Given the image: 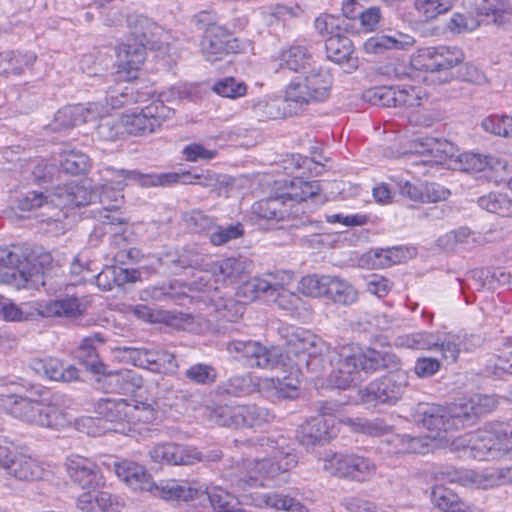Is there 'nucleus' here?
Wrapping results in <instances>:
<instances>
[{
	"instance_id": "6e6d98bb",
	"label": "nucleus",
	"mask_w": 512,
	"mask_h": 512,
	"mask_svg": "<svg viewBox=\"0 0 512 512\" xmlns=\"http://www.w3.org/2000/svg\"><path fill=\"white\" fill-rule=\"evenodd\" d=\"M474 242L475 239L471 230L467 227H461L440 236L436 245L444 251H453L458 247L470 246Z\"/></svg>"
},
{
	"instance_id": "393cba45",
	"label": "nucleus",
	"mask_w": 512,
	"mask_h": 512,
	"mask_svg": "<svg viewBox=\"0 0 512 512\" xmlns=\"http://www.w3.org/2000/svg\"><path fill=\"white\" fill-rule=\"evenodd\" d=\"M232 34L223 26L209 24L201 41V51L207 61L215 62L234 51Z\"/></svg>"
},
{
	"instance_id": "774afa93",
	"label": "nucleus",
	"mask_w": 512,
	"mask_h": 512,
	"mask_svg": "<svg viewBox=\"0 0 512 512\" xmlns=\"http://www.w3.org/2000/svg\"><path fill=\"white\" fill-rule=\"evenodd\" d=\"M485 372L496 377L512 374V348L502 351L499 355L491 356L486 361Z\"/></svg>"
},
{
	"instance_id": "864d4df0",
	"label": "nucleus",
	"mask_w": 512,
	"mask_h": 512,
	"mask_svg": "<svg viewBox=\"0 0 512 512\" xmlns=\"http://www.w3.org/2000/svg\"><path fill=\"white\" fill-rule=\"evenodd\" d=\"M60 166L62 172L78 175L87 172L91 164L85 153L76 149H65L60 154Z\"/></svg>"
},
{
	"instance_id": "5fc2aeb1",
	"label": "nucleus",
	"mask_w": 512,
	"mask_h": 512,
	"mask_svg": "<svg viewBox=\"0 0 512 512\" xmlns=\"http://www.w3.org/2000/svg\"><path fill=\"white\" fill-rule=\"evenodd\" d=\"M215 512H244L240 507V502L228 491L215 487L209 490L207 487V493L205 496Z\"/></svg>"
},
{
	"instance_id": "cd10ccee",
	"label": "nucleus",
	"mask_w": 512,
	"mask_h": 512,
	"mask_svg": "<svg viewBox=\"0 0 512 512\" xmlns=\"http://www.w3.org/2000/svg\"><path fill=\"white\" fill-rule=\"evenodd\" d=\"M497 405L495 396L478 394L455 402L453 412L465 427L472 424L477 417L492 412Z\"/></svg>"
},
{
	"instance_id": "f3484780",
	"label": "nucleus",
	"mask_w": 512,
	"mask_h": 512,
	"mask_svg": "<svg viewBox=\"0 0 512 512\" xmlns=\"http://www.w3.org/2000/svg\"><path fill=\"white\" fill-rule=\"evenodd\" d=\"M464 60V53L457 47H429L422 50L414 64L419 69L431 73L445 72L457 66Z\"/></svg>"
},
{
	"instance_id": "bf43d9fd",
	"label": "nucleus",
	"mask_w": 512,
	"mask_h": 512,
	"mask_svg": "<svg viewBox=\"0 0 512 512\" xmlns=\"http://www.w3.org/2000/svg\"><path fill=\"white\" fill-rule=\"evenodd\" d=\"M329 275L310 274L298 282V290L307 297L319 298L326 296Z\"/></svg>"
},
{
	"instance_id": "4468645a",
	"label": "nucleus",
	"mask_w": 512,
	"mask_h": 512,
	"mask_svg": "<svg viewBox=\"0 0 512 512\" xmlns=\"http://www.w3.org/2000/svg\"><path fill=\"white\" fill-rule=\"evenodd\" d=\"M174 115V110L162 101H153L139 111L122 114V125L130 135L141 136L155 132L162 123Z\"/></svg>"
},
{
	"instance_id": "9b49d317",
	"label": "nucleus",
	"mask_w": 512,
	"mask_h": 512,
	"mask_svg": "<svg viewBox=\"0 0 512 512\" xmlns=\"http://www.w3.org/2000/svg\"><path fill=\"white\" fill-rule=\"evenodd\" d=\"M408 384V372L403 369H397L380 379L372 381L364 389H360V401L366 405H394L402 398Z\"/></svg>"
},
{
	"instance_id": "e433bc0d",
	"label": "nucleus",
	"mask_w": 512,
	"mask_h": 512,
	"mask_svg": "<svg viewBox=\"0 0 512 512\" xmlns=\"http://www.w3.org/2000/svg\"><path fill=\"white\" fill-rule=\"evenodd\" d=\"M320 192V186L317 181H304L301 178H295L286 187V191L280 194L288 204L290 211L299 209L303 212L301 204L308 198L317 196Z\"/></svg>"
},
{
	"instance_id": "8fccbe9b",
	"label": "nucleus",
	"mask_w": 512,
	"mask_h": 512,
	"mask_svg": "<svg viewBox=\"0 0 512 512\" xmlns=\"http://www.w3.org/2000/svg\"><path fill=\"white\" fill-rule=\"evenodd\" d=\"M107 381L114 392L122 394H132L143 384L142 377L132 370L111 372Z\"/></svg>"
},
{
	"instance_id": "338daca9",
	"label": "nucleus",
	"mask_w": 512,
	"mask_h": 512,
	"mask_svg": "<svg viewBox=\"0 0 512 512\" xmlns=\"http://www.w3.org/2000/svg\"><path fill=\"white\" fill-rule=\"evenodd\" d=\"M397 101L395 107H418L426 97L425 91L419 86L404 85L396 87Z\"/></svg>"
},
{
	"instance_id": "ea45409f",
	"label": "nucleus",
	"mask_w": 512,
	"mask_h": 512,
	"mask_svg": "<svg viewBox=\"0 0 512 512\" xmlns=\"http://www.w3.org/2000/svg\"><path fill=\"white\" fill-rule=\"evenodd\" d=\"M412 149L414 153L421 155H431L433 161L442 163L447 159L455 156L456 149L451 142L446 140H438L434 138H427L423 140H415L412 142ZM432 161V159L430 160Z\"/></svg>"
},
{
	"instance_id": "dca6fc26",
	"label": "nucleus",
	"mask_w": 512,
	"mask_h": 512,
	"mask_svg": "<svg viewBox=\"0 0 512 512\" xmlns=\"http://www.w3.org/2000/svg\"><path fill=\"white\" fill-rule=\"evenodd\" d=\"M150 492L166 501L189 502L204 497L207 485L195 479H164L153 483Z\"/></svg>"
},
{
	"instance_id": "412c9836",
	"label": "nucleus",
	"mask_w": 512,
	"mask_h": 512,
	"mask_svg": "<svg viewBox=\"0 0 512 512\" xmlns=\"http://www.w3.org/2000/svg\"><path fill=\"white\" fill-rule=\"evenodd\" d=\"M454 403L450 406H427L421 412L422 425L430 431L431 439L443 438L442 432H449L464 427L462 420L454 415Z\"/></svg>"
},
{
	"instance_id": "a211bd4d",
	"label": "nucleus",
	"mask_w": 512,
	"mask_h": 512,
	"mask_svg": "<svg viewBox=\"0 0 512 512\" xmlns=\"http://www.w3.org/2000/svg\"><path fill=\"white\" fill-rule=\"evenodd\" d=\"M69 479L82 490L102 488L105 484L99 466L86 457L73 455L65 462Z\"/></svg>"
},
{
	"instance_id": "473e14b6",
	"label": "nucleus",
	"mask_w": 512,
	"mask_h": 512,
	"mask_svg": "<svg viewBox=\"0 0 512 512\" xmlns=\"http://www.w3.org/2000/svg\"><path fill=\"white\" fill-rule=\"evenodd\" d=\"M252 213L259 220L282 221L299 215V209L290 211L283 196L275 195L256 202L252 206Z\"/></svg>"
},
{
	"instance_id": "39448f33",
	"label": "nucleus",
	"mask_w": 512,
	"mask_h": 512,
	"mask_svg": "<svg viewBox=\"0 0 512 512\" xmlns=\"http://www.w3.org/2000/svg\"><path fill=\"white\" fill-rule=\"evenodd\" d=\"M200 271L198 281L193 284L196 289L210 293V302L217 310L225 309L232 302L219 295L221 287L238 280L245 271L244 262L237 258H227L221 261H211Z\"/></svg>"
},
{
	"instance_id": "603ef678",
	"label": "nucleus",
	"mask_w": 512,
	"mask_h": 512,
	"mask_svg": "<svg viewBox=\"0 0 512 512\" xmlns=\"http://www.w3.org/2000/svg\"><path fill=\"white\" fill-rule=\"evenodd\" d=\"M349 453L341 451H327L319 459L322 470L329 476L347 480Z\"/></svg>"
},
{
	"instance_id": "052dcab7",
	"label": "nucleus",
	"mask_w": 512,
	"mask_h": 512,
	"mask_svg": "<svg viewBox=\"0 0 512 512\" xmlns=\"http://www.w3.org/2000/svg\"><path fill=\"white\" fill-rule=\"evenodd\" d=\"M262 502L270 508L286 512H309L297 499L278 493H265L261 496Z\"/></svg>"
},
{
	"instance_id": "20e7f679",
	"label": "nucleus",
	"mask_w": 512,
	"mask_h": 512,
	"mask_svg": "<svg viewBox=\"0 0 512 512\" xmlns=\"http://www.w3.org/2000/svg\"><path fill=\"white\" fill-rule=\"evenodd\" d=\"M102 184L99 194L100 202L109 200L108 190H113L114 207L122 203V191L130 183H137L142 187L166 186L178 180L176 173L142 174L137 170L115 169L111 166L103 167L99 171Z\"/></svg>"
},
{
	"instance_id": "2f4dec72",
	"label": "nucleus",
	"mask_w": 512,
	"mask_h": 512,
	"mask_svg": "<svg viewBox=\"0 0 512 512\" xmlns=\"http://www.w3.org/2000/svg\"><path fill=\"white\" fill-rule=\"evenodd\" d=\"M102 116L99 104L89 103L69 105L57 111L55 115L56 128H71Z\"/></svg>"
},
{
	"instance_id": "1a4fd4ad",
	"label": "nucleus",
	"mask_w": 512,
	"mask_h": 512,
	"mask_svg": "<svg viewBox=\"0 0 512 512\" xmlns=\"http://www.w3.org/2000/svg\"><path fill=\"white\" fill-rule=\"evenodd\" d=\"M333 84L332 75L328 70H312L305 77H296L285 89V100L293 104L295 109L328 99Z\"/></svg>"
},
{
	"instance_id": "f257e3e1",
	"label": "nucleus",
	"mask_w": 512,
	"mask_h": 512,
	"mask_svg": "<svg viewBox=\"0 0 512 512\" xmlns=\"http://www.w3.org/2000/svg\"><path fill=\"white\" fill-rule=\"evenodd\" d=\"M73 400L54 393L46 400H35L17 394H0V410L12 417L41 428L60 429L70 425L73 417L66 410Z\"/></svg>"
},
{
	"instance_id": "c9c22d12",
	"label": "nucleus",
	"mask_w": 512,
	"mask_h": 512,
	"mask_svg": "<svg viewBox=\"0 0 512 512\" xmlns=\"http://www.w3.org/2000/svg\"><path fill=\"white\" fill-rule=\"evenodd\" d=\"M34 370L54 381L73 382L78 380L79 373L76 367L64 363L60 359L48 357L35 361Z\"/></svg>"
},
{
	"instance_id": "6ab92c4d",
	"label": "nucleus",
	"mask_w": 512,
	"mask_h": 512,
	"mask_svg": "<svg viewBox=\"0 0 512 512\" xmlns=\"http://www.w3.org/2000/svg\"><path fill=\"white\" fill-rule=\"evenodd\" d=\"M33 307L41 317L76 319L86 312L88 301L75 295H65L50 301H37Z\"/></svg>"
},
{
	"instance_id": "6e6552de",
	"label": "nucleus",
	"mask_w": 512,
	"mask_h": 512,
	"mask_svg": "<svg viewBox=\"0 0 512 512\" xmlns=\"http://www.w3.org/2000/svg\"><path fill=\"white\" fill-rule=\"evenodd\" d=\"M396 344L409 349L438 352L448 363H455L461 350L469 349L463 336L450 332H416L399 337Z\"/></svg>"
},
{
	"instance_id": "f704fd0d",
	"label": "nucleus",
	"mask_w": 512,
	"mask_h": 512,
	"mask_svg": "<svg viewBox=\"0 0 512 512\" xmlns=\"http://www.w3.org/2000/svg\"><path fill=\"white\" fill-rule=\"evenodd\" d=\"M291 330L287 340V351L284 354V356H288L285 358V366L287 360L292 362L291 354L296 357L295 362H300L301 355H306L312 346H316L318 349L324 347V341L311 332L296 327H291Z\"/></svg>"
},
{
	"instance_id": "4be33fe9",
	"label": "nucleus",
	"mask_w": 512,
	"mask_h": 512,
	"mask_svg": "<svg viewBox=\"0 0 512 512\" xmlns=\"http://www.w3.org/2000/svg\"><path fill=\"white\" fill-rule=\"evenodd\" d=\"M127 27L129 34L135 40L134 44L142 45L144 48H159L164 43L167 35L162 27L150 18L140 14L129 15L127 17Z\"/></svg>"
},
{
	"instance_id": "ddd939ff",
	"label": "nucleus",
	"mask_w": 512,
	"mask_h": 512,
	"mask_svg": "<svg viewBox=\"0 0 512 512\" xmlns=\"http://www.w3.org/2000/svg\"><path fill=\"white\" fill-rule=\"evenodd\" d=\"M228 352L235 358L244 361L249 367L275 369L285 366L282 350L277 347L266 348L260 342L233 340L227 344Z\"/></svg>"
},
{
	"instance_id": "aec40b11",
	"label": "nucleus",
	"mask_w": 512,
	"mask_h": 512,
	"mask_svg": "<svg viewBox=\"0 0 512 512\" xmlns=\"http://www.w3.org/2000/svg\"><path fill=\"white\" fill-rule=\"evenodd\" d=\"M334 417L315 416L304 422L297 430L299 443L306 448L324 445L337 435Z\"/></svg>"
},
{
	"instance_id": "3c124183",
	"label": "nucleus",
	"mask_w": 512,
	"mask_h": 512,
	"mask_svg": "<svg viewBox=\"0 0 512 512\" xmlns=\"http://www.w3.org/2000/svg\"><path fill=\"white\" fill-rule=\"evenodd\" d=\"M356 289L347 281L329 275L326 297L336 303L344 305L352 304L357 300Z\"/></svg>"
},
{
	"instance_id": "13d9d810",
	"label": "nucleus",
	"mask_w": 512,
	"mask_h": 512,
	"mask_svg": "<svg viewBox=\"0 0 512 512\" xmlns=\"http://www.w3.org/2000/svg\"><path fill=\"white\" fill-rule=\"evenodd\" d=\"M478 205L502 217H512V199L500 193H489L478 199Z\"/></svg>"
},
{
	"instance_id": "69168bd1",
	"label": "nucleus",
	"mask_w": 512,
	"mask_h": 512,
	"mask_svg": "<svg viewBox=\"0 0 512 512\" xmlns=\"http://www.w3.org/2000/svg\"><path fill=\"white\" fill-rule=\"evenodd\" d=\"M156 419L155 409L147 403L133 401L129 403L128 423L133 427V432L138 431L137 425L149 424Z\"/></svg>"
},
{
	"instance_id": "a19ab883",
	"label": "nucleus",
	"mask_w": 512,
	"mask_h": 512,
	"mask_svg": "<svg viewBox=\"0 0 512 512\" xmlns=\"http://www.w3.org/2000/svg\"><path fill=\"white\" fill-rule=\"evenodd\" d=\"M8 473L21 481H37L43 479L48 471L38 460L27 455H18L10 465Z\"/></svg>"
},
{
	"instance_id": "de8ad7c7",
	"label": "nucleus",
	"mask_w": 512,
	"mask_h": 512,
	"mask_svg": "<svg viewBox=\"0 0 512 512\" xmlns=\"http://www.w3.org/2000/svg\"><path fill=\"white\" fill-rule=\"evenodd\" d=\"M376 471V463L371 458L349 453L347 480L364 483L371 480Z\"/></svg>"
},
{
	"instance_id": "7c9ffc66",
	"label": "nucleus",
	"mask_w": 512,
	"mask_h": 512,
	"mask_svg": "<svg viewBox=\"0 0 512 512\" xmlns=\"http://www.w3.org/2000/svg\"><path fill=\"white\" fill-rule=\"evenodd\" d=\"M328 59L343 66L345 71L351 72L358 68V59L354 56L353 43L341 35H331L325 42Z\"/></svg>"
},
{
	"instance_id": "09e8293b",
	"label": "nucleus",
	"mask_w": 512,
	"mask_h": 512,
	"mask_svg": "<svg viewBox=\"0 0 512 512\" xmlns=\"http://www.w3.org/2000/svg\"><path fill=\"white\" fill-rule=\"evenodd\" d=\"M35 60L34 53L2 52L0 53V75H21L25 68L33 65Z\"/></svg>"
},
{
	"instance_id": "f8f14e48",
	"label": "nucleus",
	"mask_w": 512,
	"mask_h": 512,
	"mask_svg": "<svg viewBox=\"0 0 512 512\" xmlns=\"http://www.w3.org/2000/svg\"><path fill=\"white\" fill-rule=\"evenodd\" d=\"M212 420L227 427H261L273 421L275 415L266 407L256 404L223 405L211 413Z\"/></svg>"
},
{
	"instance_id": "c03bdc74",
	"label": "nucleus",
	"mask_w": 512,
	"mask_h": 512,
	"mask_svg": "<svg viewBox=\"0 0 512 512\" xmlns=\"http://www.w3.org/2000/svg\"><path fill=\"white\" fill-rule=\"evenodd\" d=\"M299 384L297 375L293 376V373L290 372L289 376L282 379L279 377L264 378L261 380L260 387L278 399H294L298 395Z\"/></svg>"
},
{
	"instance_id": "423d86ee",
	"label": "nucleus",
	"mask_w": 512,
	"mask_h": 512,
	"mask_svg": "<svg viewBox=\"0 0 512 512\" xmlns=\"http://www.w3.org/2000/svg\"><path fill=\"white\" fill-rule=\"evenodd\" d=\"M337 355V371L332 375V382L339 389L359 384L364 379L363 375L375 370L378 365L375 351L365 353L353 344L340 347Z\"/></svg>"
},
{
	"instance_id": "0eeeda50",
	"label": "nucleus",
	"mask_w": 512,
	"mask_h": 512,
	"mask_svg": "<svg viewBox=\"0 0 512 512\" xmlns=\"http://www.w3.org/2000/svg\"><path fill=\"white\" fill-rule=\"evenodd\" d=\"M94 198L95 194L87 187L71 181L53 187L46 196L42 192H28L19 200V208L23 211H30L43 205L59 208L78 207L91 203Z\"/></svg>"
},
{
	"instance_id": "72a5a7b5",
	"label": "nucleus",
	"mask_w": 512,
	"mask_h": 512,
	"mask_svg": "<svg viewBox=\"0 0 512 512\" xmlns=\"http://www.w3.org/2000/svg\"><path fill=\"white\" fill-rule=\"evenodd\" d=\"M117 73H124V80L136 77L137 71L145 60V48L142 45L122 43L117 47Z\"/></svg>"
},
{
	"instance_id": "9d476101",
	"label": "nucleus",
	"mask_w": 512,
	"mask_h": 512,
	"mask_svg": "<svg viewBox=\"0 0 512 512\" xmlns=\"http://www.w3.org/2000/svg\"><path fill=\"white\" fill-rule=\"evenodd\" d=\"M431 477L438 482L458 483L476 489H490L512 481V467L500 471H475L457 469L452 466H437L431 469Z\"/></svg>"
},
{
	"instance_id": "4d7b16f0",
	"label": "nucleus",
	"mask_w": 512,
	"mask_h": 512,
	"mask_svg": "<svg viewBox=\"0 0 512 512\" xmlns=\"http://www.w3.org/2000/svg\"><path fill=\"white\" fill-rule=\"evenodd\" d=\"M329 349L330 347L325 341L324 347L319 349L312 346L306 355H301L300 362L289 363V366L291 368L295 366L297 372H301L304 368L310 372H318L324 366Z\"/></svg>"
},
{
	"instance_id": "0e129e2a",
	"label": "nucleus",
	"mask_w": 512,
	"mask_h": 512,
	"mask_svg": "<svg viewBox=\"0 0 512 512\" xmlns=\"http://www.w3.org/2000/svg\"><path fill=\"white\" fill-rule=\"evenodd\" d=\"M453 4V0H415L414 8L425 20H433L448 12Z\"/></svg>"
},
{
	"instance_id": "a878e982",
	"label": "nucleus",
	"mask_w": 512,
	"mask_h": 512,
	"mask_svg": "<svg viewBox=\"0 0 512 512\" xmlns=\"http://www.w3.org/2000/svg\"><path fill=\"white\" fill-rule=\"evenodd\" d=\"M155 463L173 465H191L201 460V453L196 448L175 443H160L149 451Z\"/></svg>"
},
{
	"instance_id": "49530a36",
	"label": "nucleus",
	"mask_w": 512,
	"mask_h": 512,
	"mask_svg": "<svg viewBox=\"0 0 512 512\" xmlns=\"http://www.w3.org/2000/svg\"><path fill=\"white\" fill-rule=\"evenodd\" d=\"M105 339L101 334L95 333L85 337L75 352L76 358L95 373L102 372L104 365L97 354V345L103 344Z\"/></svg>"
},
{
	"instance_id": "7ed1b4c3",
	"label": "nucleus",
	"mask_w": 512,
	"mask_h": 512,
	"mask_svg": "<svg viewBox=\"0 0 512 512\" xmlns=\"http://www.w3.org/2000/svg\"><path fill=\"white\" fill-rule=\"evenodd\" d=\"M272 449L271 457L263 460H245L243 471L236 480L235 485L239 489L246 487L270 486L281 473L287 472L297 464L296 455L291 450L284 449L279 440L263 438L261 446Z\"/></svg>"
},
{
	"instance_id": "4c0bfd02",
	"label": "nucleus",
	"mask_w": 512,
	"mask_h": 512,
	"mask_svg": "<svg viewBox=\"0 0 512 512\" xmlns=\"http://www.w3.org/2000/svg\"><path fill=\"white\" fill-rule=\"evenodd\" d=\"M96 283L104 291H110L114 286H123L126 283L136 282L140 278V272L119 266H106L96 276Z\"/></svg>"
},
{
	"instance_id": "f03ea898",
	"label": "nucleus",
	"mask_w": 512,
	"mask_h": 512,
	"mask_svg": "<svg viewBox=\"0 0 512 512\" xmlns=\"http://www.w3.org/2000/svg\"><path fill=\"white\" fill-rule=\"evenodd\" d=\"M505 422H492L452 441L457 451L477 460L512 459V443Z\"/></svg>"
},
{
	"instance_id": "37998d69",
	"label": "nucleus",
	"mask_w": 512,
	"mask_h": 512,
	"mask_svg": "<svg viewBox=\"0 0 512 512\" xmlns=\"http://www.w3.org/2000/svg\"><path fill=\"white\" fill-rule=\"evenodd\" d=\"M286 103L280 97L264 96L253 101L252 111L259 120L280 119L293 113L286 110Z\"/></svg>"
},
{
	"instance_id": "c85d7f7f",
	"label": "nucleus",
	"mask_w": 512,
	"mask_h": 512,
	"mask_svg": "<svg viewBox=\"0 0 512 512\" xmlns=\"http://www.w3.org/2000/svg\"><path fill=\"white\" fill-rule=\"evenodd\" d=\"M114 471L117 477L133 490L150 491L153 488L152 476L141 464L131 460H122L115 462Z\"/></svg>"
},
{
	"instance_id": "680f3d73",
	"label": "nucleus",
	"mask_w": 512,
	"mask_h": 512,
	"mask_svg": "<svg viewBox=\"0 0 512 512\" xmlns=\"http://www.w3.org/2000/svg\"><path fill=\"white\" fill-rule=\"evenodd\" d=\"M484 131L504 138H512V116L493 114L481 122Z\"/></svg>"
},
{
	"instance_id": "bb28decb",
	"label": "nucleus",
	"mask_w": 512,
	"mask_h": 512,
	"mask_svg": "<svg viewBox=\"0 0 512 512\" xmlns=\"http://www.w3.org/2000/svg\"><path fill=\"white\" fill-rule=\"evenodd\" d=\"M124 504L120 496L101 488L85 490L77 498V507L84 512H120Z\"/></svg>"
},
{
	"instance_id": "2eb2a0df",
	"label": "nucleus",
	"mask_w": 512,
	"mask_h": 512,
	"mask_svg": "<svg viewBox=\"0 0 512 512\" xmlns=\"http://www.w3.org/2000/svg\"><path fill=\"white\" fill-rule=\"evenodd\" d=\"M1 268L10 270L11 273L6 272L5 275H10L14 279L20 278L27 286H36L39 283L45 285L41 268L24 256L22 249L19 247H13L12 249L0 248Z\"/></svg>"
},
{
	"instance_id": "a18cd8bd",
	"label": "nucleus",
	"mask_w": 512,
	"mask_h": 512,
	"mask_svg": "<svg viewBox=\"0 0 512 512\" xmlns=\"http://www.w3.org/2000/svg\"><path fill=\"white\" fill-rule=\"evenodd\" d=\"M456 162L459 169L468 173L482 172L487 168L497 170L498 167H503L505 169L507 166L498 158L473 152H465L456 156Z\"/></svg>"
},
{
	"instance_id": "5701e85b",
	"label": "nucleus",
	"mask_w": 512,
	"mask_h": 512,
	"mask_svg": "<svg viewBox=\"0 0 512 512\" xmlns=\"http://www.w3.org/2000/svg\"><path fill=\"white\" fill-rule=\"evenodd\" d=\"M293 281V273L290 271H277L268 273L266 277H254L248 280L242 287L241 292L250 301L256 300L261 294L274 296L281 290H287Z\"/></svg>"
},
{
	"instance_id": "58836bf2",
	"label": "nucleus",
	"mask_w": 512,
	"mask_h": 512,
	"mask_svg": "<svg viewBox=\"0 0 512 512\" xmlns=\"http://www.w3.org/2000/svg\"><path fill=\"white\" fill-rule=\"evenodd\" d=\"M278 62L280 68L288 69L293 72L304 71L313 62V56L307 47L302 45H292L284 49L274 59Z\"/></svg>"
},
{
	"instance_id": "e2e57ef3",
	"label": "nucleus",
	"mask_w": 512,
	"mask_h": 512,
	"mask_svg": "<svg viewBox=\"0 0 512 512\" xmlns=\"http://www.w3.org/2000/svg\"><path fill=\"white\" fill-rule=\"evenodd\" d=\"M363 99L375 106L395 107L396 87L378 86L367 89L363 92Z\"/></svg>"
},
{
	"instance_id": "79ce46f5",
	"label": "nucleus",
	"mask_w": 512,
	"mask_h": 512,
	"mask_svg": "<svg viewBox=\"0 0 512 512\" xmlns=\"http://www.w3.org/2000/svg\"><path fill=\"white\" fill-rule=\"evenodd\" d=\"M431 501L434 506L443 512H476L472 506L462 501L451 489L441 485L433 487Z\"/></svg>"
},
{
	"instance_id": "b1692460",
	"label": "nucleus",
	"mask_w": 512,
	"mask_h": 512,
	"mask_svg": "<svg viewBox=\"0 0 512 512\" xmlns=\"http://www.w3.org/2000/svg\"><path fill=\"white\" fill-rule=\"evenodd\" d=\"M96 413L111 423V430L123 435H131L133 427L128 423L129 402L123 398L100 399L95 406Z\"/></svg>"
},
{
	"instance_id": "c756f323",
	"label": "nucleus",
	"mask_w": 512,
	"mask_h": 512,
	"mask_svg": "<svg viewBox=\"0 0 512 512\" xmlns=\"http://www.w3.org/2000/svg\"><path fill=\"white\" fill-rule=\"evenodd\" d=\"M415 39L399 31H390L385 34H377L368 38L363 48L366 53L382 54L387 50H406L412 47Z\"/></svg>"
}]
</instances>
